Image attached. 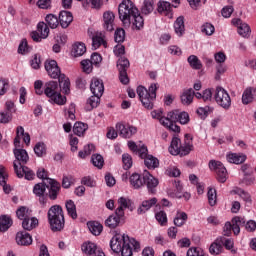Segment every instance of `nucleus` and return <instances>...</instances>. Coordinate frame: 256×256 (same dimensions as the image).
<instances>
[{
  "instance_id": "nucleus-45",
  "label": "nucleus",
  "mask_w": 256,
  "mask_h": 256,
  "mask_svg": "<svg viewBox=\"0 0 256 256\" xmlns=\"http://www.w3.org/2000/svg\"><path fill=\"white\" fill-rule=\"evenodd\" d=\"M34 153L37 157H45L47 155V146L43 142H38L34 146Z\"/></svg>"
},
{
  "instance_id": "nucleus-12",
  "label": "nucleus",
  "mask_w": 256,
  "mask_h": 256,
  "mask_svg": "<svg viewBox=\"0 0 256 256\" xmlns=\"http://www.w3.org/2000/svg\"><path fill=\"white\" fill-rule=\"evenodd\" d=\"M44 67L51 79H59L61 77V68H59V65L57 64V61L55 60H46Z\"/></svg>"
},
{
  "instance_id": "nucleus-34",
  "label": "nucleus",
  "mask_w": 256,
  "mask_h": 256,
  "mask_svg": "<svg viewBox=\"0 0 256 256\" xmlns=\"http://www.w3.org/2000/svg\"><path fill=\"white\" fill-rule=\"evenodd\" d=\"M195 97V91L193 88H189L183 92L181 95V101L183 105H191L193 103V98Z\"/></svg>"
},
{
  "instance_id": "nucleus-35",
  "label": "nucleus",
  "mask_w": 256,
  "mask_h": 256,
  "mask_svg": "<svg viewBox=\"0 0 256 256\" xmlns=\"http://www.w3.org/2000/svg\"><path fill=\"white\" fill-rule=\"evenodd\" d=\"M157 11L163 15H173L171 14V3L167 1H159L157 4Z\"/></svg>"
},
{
  "instance_id": "nucleus-58",
  "label": "nucleus",
  "mask_w": 256,
  "mask_h": 256,
  "mask_svg": "<svg viewBox=\"0 0 256 256\" xmlns=\"http://www.w3.org/2000/svg\"><path fill=\"white\" fill-rule=\"evenodd\" d=\"M123 168L128 171L131 167H133V158L129 154L122 155Z\"/></svg>"
},
{
  "instance_id": "nucleus-46",
  "label": "nucleus",
  "mask_w": 256,
  "mask_h": 256,
  "mask_svg": "<svg viewBox=\"0 0 256 256\" xmlns=\"http://www.w3.org/2000/svg\"><path fill=\"white\" fill-rule=\"evenodd\" d=\"M187 61L192 69L199 70L203 68V64L201 63V60H199V58L195 55H190Z\"/></svg>"
},
{
  "instance_id": "nucleus-61",
  "label": "nucleus",
  "mask_w": 256,
  "mask_h": 256,
  "mask_svg": "<svg viewBox=\"0 0 256 256\" xmlns=\"http://www.w3.org/2000/svg\"><path fill=\"white\" fill-rule=\"evenodd\" d=\"M155 217L160 225H167V213H165V211H160L156 213Z\"/></svg>"
},
{
  "instance_id": "nucleus-18",
  "label": "nucleus",
  "mask_w": 256,
  "mask_h": 256,
  "mask_svg": "<svg viewBox=\"0 0 256 256\" xmlns=\"http://www.w3.org/2000/svg\"><path fill=\"white\" fill-rule=\"evenodd\" d=\"M59 23L62 27V29H67L73 23V14L69 11H61L59 14Z\"/></svg>"
},
{
  "instance_id": "nucleus-60",
  "label": "nucleus",
  "mask_w": 256,
  "mask_h": 256,
  "mask_svg": "<svg viewBox=\"0 0 256 256\" xmlns=\"http://www.w3.org/2000/svg\"><path fill=\"white\" fill-rule=\"evenodd\" d=\"M30 66L32 69H41V56L34 54L32 60H30Z\"/></svg>"
},
{
  "instance_id": "nucleus-42",
  "label": "nucleus",
  "mask_w": 256,
  "mask_h": 256,
  "mask_svg": "<svg viewBox=\"0 0 256 256\" xmlns=\"http://www.w3.org/2000/svg\"><path fill=\"white\" fill-rule=\"evenodd\" d=\"M66 211L72 219H77V206L73 200H68L65 204Z\"/></svg>"
},
{
  "instance_id": "nucleus-17",
  "label": "nucleus",
  "mask_w": 256,
  "mask_h": 256,
  "mask_svg": "<svg viewBox=\"0 0 256 256\" xmlns=\"http://www.w3.org/2000/svg\"><path fill=\"white\" fill-rule=\"evenodd\" d=\"M16 243L22 247H28V245L33 243V238L31 237V234L21 231L16 234Z\"/></svg>"
},
{
  "instance_id": "nucleus-51",
  "label": "nucleus",
  "mask_w": 256,
  "mask_h": 256,
  "mask_svg": "<svg viewBox=\"0 0 256 256\" xmlns=\"http://www.w3.org/2000/svg\"><path fill=\"white\" fill-rule=\"evenodd\" d=\"M100 101H101V96L93 94V96H91L87 101L89 105L87 110L92 111V109H95V107H98Z\"/></svg>"
},
{
  "instance_id": "nucleus-25",
  "label": "nucleus",
  "mask_w": 256,
  "mask_h": 256,
  "mask_svg": "<svg viewBox=\"0 0 256 256\" xmlns=\"http://www.w3.org/2000/svg\"><path fill=\"white\" fill-rule=\"evenodd\" d=\"M103 19L104 29H106V31H113V25L115 23V14L111 11L104 12Z\"/></svg>"
},
{
  "instance_id": "nucleus-37",
  "label": "nucleus",
  "mask_w": 256,
  "mask_h": 256,
  "mask_svg": "<svg viewBox=\"0 0 256 256\" xmlns=\"http://www.w3.org/2000/svg\"><path fill=\"white\" fill-rule=\"evenodd\" d=\"M11 225H13V220L11 217L7 215L0 216V231L2 233H5V231L11 227Z\"/></svg>"
},
{
  "instance_id": "nucleus-9",
  "label": "nucleus",
  "mask_w": 256,
  "mask_h": 256,
  "mask_svg": "<svg viewBox=\"0 0 256 256\" xmlns=\"http://www.w3.org/2000/svg\"><path fill=\"white\" fill-rule=\"evenodd\" d=\"M208 165L209 169L211 171H215L217 174V180L219 183H225V181H227V168H225L221 161L210 160Z\"/></svg>"
},
{
  "instance_id": "nucleus-54",
  "label": "nucleus",
  "mask_w": 256,
  "mask_h": 256,
  "mask_svg": "<svg viewBox=\"0 0 256 256\" xmlns=\"http://www.w3.org/2000/svg\"><path fill=\"white\" fill-rule=\"evenodd\" d=\"M209 251L211 255H219V253L223 251V246L221 242L218 241V238L210 245Z\"/></svg>"
},
{
  "instance_id": "nucleus-40",
  "label": "nucleus",
  "mask_w": 256,
  "mask_h": 256,
  "mask_svg": "<svg viewBox=\"0 0 256 256\" xmlns=\"http://www.w3.org/2000/svg\"><path fill=\"white\" fill-rule=\"evenodd\" d=\"M88 229L92 235L98 236L103 232V225L99 222H88Z\"/></svg>"
},
{
  "instance_id": "nucleus-1",
  "label": "nucleus",
  "mask_w": 256,
  "mask_h": 256,
  "mask_svg": "<svg viewBox=\"0 0 256 256\" xmlns=\"http://www.w3.org/2000/svg\"><path fill=\"white\" fill-rule=\"evenodd\" d=\"M118 15L124 27H135L136 31H141L145 25V19L139 13V9L131 0H123L118 6Z\"/></svg>"
},
{
  "instance_id": "nucleus-63",
  "label": "nucleus",
  "mask_w": 256,
  "mask_h": 256,
  "mask_svg": "<svg viewBox=\"0 0 256 256\" xmlns=\"http://www.w3.org/2000/svg\"><path fill=\"white\" fill-rule=\"evenodd\" d=\"M13 119L11 112L3 111L0 112V123L7 124Z\"/></svg>"
},
{
  "instance_id": "nucleus-21",
  "label": "nucleus",
  "mask_w": 256,
  "mask_h": 256,
  "mask_svg": "<svg viewBox=\"0 0 256 256\" xmlns=\"http://www.w3.org/2000/svg\"><path fill=\"white\" fill-rule=\"evenodd\" d=\"M90 91L93 95H99L103 97V93L105 91V87L103 86V81L93 78L90 84Z\"/></svg>"
},
{
  "instance_id": "nucleus-32",
  "label": "nucleus",
  "mask_w": 256,
  "mask_h": 256,
  "mask_svg": "<svg viewBox=\"0 0 256 256\" xmlns=\"http://www.w3.org/2000/svg\"><path fill=\"white\" fill-rule=\"evenodd\" d=\"M153 205H157V198H151L150 200H144L141 206L138 208V215H143V213H147Z\"/></svg>"
},
{
  "instance_id": "nucleus-24",
  "label": "nucleus",
  "mask_w": 256,
  "mask_h": 256,
  "mask_svg": "<svg viewBox=\"0 0 256 256\" xmlns=\"http://www.w3.org/2000/svg\"><path fill=\"white\" fill-rule=\"evenodd\" d=\"M228 163H234L235 165H241L247 161V155L243 153H230L226 156Z\"/></svg>"
},
{
  "instance_id": "nucleus-50",
  "label": "nucleus",
  "mask_w": 256,
  "mask_h": 256,
  "mask_svg": "<svg viewBox=\"0 0 256 256\" xmlns=\"http://www.w3.org/2000/svg\"><path fill=\"white\" fill-rule=\"evenodd\" d=\"M91 162L94 167H97L98 169H103V165H105V160L101 154L92 155Z\"/></svg>"
},
{
  "instance_id": "nucleus-55",
  "label": "nucleus",
  "mask_w": 256,
  "mask_h": 256,
  "mask_svg": "<svg viewBox=\"0 0 256 256\" xmlns=\"http://www.w3.org/2000/svg\"><path fill=\"white\" fill-rule=\"evenodd\" d=\"M18 53L20 55H27V53H31V47L27 43V39H22L18 46Z\"/></svg>"
},
{
  "instance_id": "nucleus-57",
  "label": "nucleus",
  "mask_w": 256,
  "mask_h": 256,
  "mask_svg": "<svg viewBox=\"0 0 256 256\" xmlns=\"http://www.w3.org/2000/svg\"><path fill=\"white\" fill-rule=\"evenodd\" d=\"M208 203L211 207H215L217 205V190L210 188L208 189Z\"/></svg>"
},
{
  "instance_id": "nucleus-36",
  "label": "nucleus",
  "mask_w": 256,
  "mask_h": 256,
  "mask_svg": "<svg viewBox=\"0 0 256 256\" xmlns=\"http://www.w3.org/2000/svg\"><path fill=\"white\" fill-rule=\"evenodd\" d=\"M141 11L143 15H151L155 11V1L144 0Z\"/></svg>"
},
{
  "instance_id": "nucleus-14",
  "label": "nucleus",
  "mask_w": 256,
  "mask_h": 256,
  "mask_svg": "<svg viewBox=\"0 0 256 256\" xmlns=\"http://www.w3.org/2000/svg\"><path fill=\"white\" fill-rule=\"evenodd\" d=\"M47 183L46 189H48V197L51 201H56L61 191V184L53 179H47Z\"/></svg>"
},
{
  "instance_id": "nucleus-56",
  "label": "nucleus",
  "mask_w": 256,
  "mask_h": 256,
  "mask_svg": "<svg viewBox=\"0 0 256 256\" xmlns=\"http://www.w3.org/2000/svg\"><path fill=\"white\" fill-rule=\"evenodd\" d=\"M45 191H47V185H45V183L35 184L33 188V193L34 195H36V197H41L45 195Z\"/></svg>"
},
{
  "instance_id": "nucleus-59",
  "label": "nucleus",
  "mask_w": 256,
  "mask_h": 256,
  "mask_svg": "<svg viewBox=\"0 0 256 256\" xmlns=\"http://www.w3.org/2000/svg\"><path fill=\"white\" fill-rule=\"evenodd\" d=\"M114 40L116 43H123L125 41V30L123 28H117L114 33Z\"/></svg>"
},
{
  "instance_id": "nucleus-52",
  "label": "nucleus",
  "mask_w": 256,
  "mask_h": 256,
  "mask_svg": "<svg viewBox=\"0 0 256 256\" xmlns=\"http://www.w3.org/2000/svg\"><path fill=\"white\" fill-rule=\"evenodd\" d=\"M218 242L227 249L228 251H231L233 249L235 242L232 238H225L224 236L218 237Z\"/></svg>"
},
{
  "instance_id": "nucleus-26",
  "label": "nucleus",
  "mask_w": 256,
  "mask_h": 256,
  "mask_svg": "<svg viewBox=\"0 0 256 256\" xmlns=\"http://www.w3.org/2000/svg\"><path fill=\"white\" fill-rule=\"evenodd\" d=\"M254 96H256V88H253V87L246 88L242 94L243 105H249V103H253Z\"/></svg>"
},
{
  "instance_id": "nucleus-48",
  "label": "nucleus",
  "mask_w": 256,
  "mask_h": 256,
  "mask_svg": "<svg viewBox=\"0 0 256 256\" xmlns=\"http://www.w3.org/2000/svg\"><path fill=\"white\" fill-rule=\"evenodd\" d=\"M45 21L51 29H57V27H59V18L53 14H48Z\"/></svg>"
},
{
  "instance_id": "nucleus-29",
  "label": "nucleus",
  "mask_w": 256,
  "mask_h": 256,
  "mask_svg": "<svg viewBox=\"0 0 256 256\" xmlns=\"http://www.w3.org/2000/svg\"><path fill=\"white\" fill-rule=\"evenodd\" d=\"M129 181L133 189H141V187L145 185V180L138 173H133L130 176Z\"/></svg>"
},
{
  "instance_id": "nucleus-44",
  "label": "nucleus",
  "mask_w": 256,
  "mask_h": 256,
  "mask_svg": "<svg viewBox=\"0 0 256 256\" xmlns=\"http://www.w3.org/2000/svg\"><path fill=\"white\" fill-rule=\"evenodd\" d=\"M26 133L27 132H25V128H23V126H18L16 128V137L14 138V146L16 149L21 147V137H24Z\"/></svg>"
},
{
  "instance_id": "nucleus-62",
  "label": "nucleus",
  "mask_w": 256,
  "mask_h": 256,
  "mask_svg": "<svg viewBox=\"0 0 256 256\" xmlns=\"http://www.w3.org/2000/svg\"><path fill=\"white\" fill-rule=\"evenodd\" d=\"M82 69L84 73H91L93 71V64L91 60H82L81 61Z\"/></svg>"
},
{
  "instance_id": "nucleus-30",
  "label": "nucleus",
  "mask_w": 256,
  "mask_h": 256,
  "mask_svg": "<svg viewBox=\"0 0 256 256\" xmlns=\"http://www.w3.org/2000/svg\"><path fill=\"white\" fill-rule=\"evenodd\" d=\"M100 45L107 47V41H105V34L101 32L96 33V35L92 37V49H99Z\"/></svg>"
},
{
  "instance_id": "nucleus-2",
  "label": "nucleus",
  "mask_w": 256,
  "mask_h": 256,
  "mask_svg": "<svg viewBox=\"0 0 256 256\" xmlns=\"http://www.w3.org/2000/svg\"><path fill=\"white\" fill-rule=\"evenodd\" d=\"M110 249L114 253H121L122 256H133V249L139 251L141 244L135 238H130L126 234H116L110 240Z\"/></svg>"
},
{
  "instance_id": "nucleus-22",
  "label": "nucleus",
  "mask_w": 256,
  "mask_h": 256,
  "mask_svg": "<svg viewBox=\"0 0 256 256\" xmlns=\"http://www.w3.org/2000/svg\"><path fill=\"white\" fill-rule=\"evenodd\" d=\"M58 81V87L60 89V92L62 91V93H64L65 95H69V93H71V81L69 80V78H67L65 74H61L60 77H58Z\"/></svg>"
},
{
  "instance_id": "nucleus-38",
  "label": "nucleus",
  "mask_w": 256,
  "mask_h": 256,
  "mask_svg": "<svg viewBox=\"0 0 256 256\" xmlns=\"http://www.w3.org/2000/svg\"><path fill=\"white\" fill-rule=\"evenodd\" d=\"M89 129V126L83 122H76L73 127V133L78 137H83L85 131Z\"/></svg>"
},
{
  "instance_id": "nucleus-5",
  "label": "nucleus",
  "mask_w": 256,
  "mask_h": 256,
  "mask_svg": "<svg viewBox=\"0 0 256 256\" xmlns=\"http://www.w3.org/2000/svg\"><path fill=\"white\" fill-rule=\"evenodd\" d=\"M44 94L57 105H65L67 103V97L61 95V88H59L57 81L46 82L44 85Z\"/></svg>"
},
{
  "instance_id": "nucleus-20",
  "label": "nucleus",
  "mask_w": 256,
  "mask_h": 256,
  "mask_svg": "<svg viewBox=\"0 0 256 256\" xmlns=\"http://www.w3.org/2000/svg\"><path fill=\"white\" fill-rule=\"evenodd\" d=\"M185 144L183 146H180V150H179V154L180 157H185V155H189V153H191V151H193V143L191 141H193V136H191V134H186L185 135Z\"/></svg>"
},
{
  "instance_id": "nucleus-33",
  "label": "nucleus",
  "mask_w": 256,
  "mask_h": 256,
  "mask_svg": "<svg viewBox=\"0 0 256 256\" xmlns=\"http://www.w3.org/2000/svg\"><path fill=\"white\" fill-rule=\"evenodd\" d=\"M87 53V47L83 42H77L72 46V55L75 57H82Z\"/></svg>"
},
{
  "instance_id": "nucleus-13",
  "label": "nucleus",
  "mask_w": 256,
  "mask_h": 256,
  "mask_svg": "<svg viewBox=\"0 0 256 256\" xmlns=\"http://www.w3.org/2000/svg\"><path fill=\"white\" fill-rule=\"evenodd\" d=\"M81 249L86 256H105V253L93 242H84Z\"/></svg>"
},
{
  "instance_id": "nucleus-16",
  "label": "nucleus",
  "mask_w": 256,
  "mask_h": 256,
  "mask_svg": "<svg viewBox=\"0 0 256 256\" xmlns=\"http://www.w3.org/2000/svg\"><path fill=\"white\" fill-rule=\"evenodd\" d=\"M170 118L172 121L179 122L181 125H187L189 123V113L187 112H180L179 110L171 111Z\"/></svg>"
},
{
  "instance_id": "nucleus-4",
  "label": "nucleus",
  "mask_w": 256,
  "mask_h": 256,
  "mask_svg": "<svg viewBox=\"0 0 256 256\" xmlns=\"http://www.w3.org/2000/svg\"><path fill=\"white\" fill-rule=\"evenodd\" d=\"M136 92L143 107L153 109V102L157 99V84H151L148 90L143 86H138Z\"/></svg>"
},
{
  "instance_id": "nucleus-27",
  "label": "nucleus",
  "mask_w": 256,
  "mask_h": 256,
  "mask_svg": "<svg viewBox=\"0 0 256 256\" xmlns=\"http://www.w3.org/2000/svg\"><path fill=\"white\" fill-rule=\"evenodd\" d=\"M231 223L234 235H239L241 233V227H245L246 220L241 216H236L232 218Z\"/></svg>"
},
{
  "instance_id": "nucleus-8",
  "label": "nucleus",
  "mask_w": 256,
  "mask_h": 256,
  "mask_svg": "<svg viewBox=\"0 0 256 256\" xmlns=\"http://www.w3.org/2000/svg\"><path fill=\"white\" fill-rule=\"evenodd\" d=\"M129 59L125 56L120 57L117 61V69L119 71V80L122 85H127L129 83V76H127V69L130 67Z\"/></svg>"
},
{
  "instance_id": "nucleus-7",
  "label": "nucleus",
  "mask_w": 256,
  "mask_h": 256,
  "mask_svg": "<svg viewBox=\"0 0 256 256\" xmlns=\"http://www.w3.org/2000/svg\"><path fill=\"white\" fill-rule=\"evenodd\" d=\"M14 155L16 158V161H14V171L17 175V177H19V179L23 178V174L21 173V171H19L20 167H24L27 163V161H29V154H27V150L25 149H14Z\"/></svg>"
},
{
  "instance_id": "nucleus-41",
  "label": "nucleus",
  "mask_w": 256,
  "mask_h": 256,
  "mask_svg": "<svg viewBox=\"0 0 256 256\" xmlns=\"http://www.w3.org/2000/svg\"><path fill=\"white\" fill-rule=\"evenodd\" d=\"M144 164L148 169H157L159 167V159L153 155H148L144 158Z\"/></svg>"
},
{
  "instance_id": "nucleus-28",
  "label": "nucleus",
  "mask_w": 256,
  "mask_h": 256,
  "mask_svg": "<svg viewBox=\"0 0 256 256\" xmlns=\"http://www.w3.org/2000/svg\"><path fill=\"white\" fill-rule=\"evenodd\" d=\"M174 30L178 37H183L185 34V17L179 16L174 22Z\"/></svg>"
},
{
  "instance_id": "nucleus-47",
  "label": "nucleus",
  "mask_w": 256,
  "mask_h": 256,
  "mask_svg": "<svg viewBox=\"0 0 256 256\" xmlns=\"http://www.w3.org/2000/svg\"><path fill=\"white\" fill-rule=\"evenodd\" d=\"M20 173L27 179V181H33L35 179V172L27 166H21L18 168Z\"/></svg>"
},
{
  "instance_id": "nucleus-49",
  "label": "nucleus",
  "mask_w": 256,
  "mask_h": 256,
  "mask_svg": "<svg viewBox=\"0 0 256 256\" xmlns=\"http://www.w3.org/2000/svg\"><path fill=\"white\" fill-rule=\"evenodd\" d=\"M16 215L18 219L25 221V219H29V217H31V211L27 207L22 206L16 211Z\"/></svg>"
},
{
  "instance_id": "nucleus-53",
  "label": "nucleus",
  "mask_w": 256,
  "mask_h": 256,
  "mask_svg": "<svg viewBox=\"0 0 256 256\" xmlns=\"http://www.w3.org/2000/svg\"><path fill=\"white\" fill-rule=\"evenodd\" d=\"M37 31L40 33L42 39H47L49 37V26L44 22H39L37 25Z\"/></svg>"
},
{
  "instance_id": "nucleus-15",
  "label": "nucleus",
  "mask_w": 256,
  "mask_h": 256,
  "mask_svg": "<svg viewBox=\"0 0 256 256\" xmlns=\"http://www.w3.org/2000/svg\"><path fill=\"white\" fill-rule=\"evenodd\" d=\"M116 129L124 139H130V137H133V135L137 133V128L135 126L124 125L121 123L116 124Z\"/></svg>"
},
{
  "instance_id": "nucleus-6",
  "label": "nucleus",
  "mask_w": 256,
  "mask_h": 256,
  "mask_svg": "<svg viewBox=\"0 0 256 256\" xmlns=\"http://www.w3.org/2000/svg\"><path fill=\"white\" fill-rule=\"evenodd\" d=\"M214 99L217 105L222 107V109H225L226 111L231 109V96L225 88L217 86L214 92Z\"/></svg>"
},
{
  "instance_id": "nucleus-39",
  "label": "nucleus",
  "mask_w": 256,
  "mask_h": 256,
  "mask_svg": "<svg viewBox=\"0 0 256 256\" xmlns=\"http://www.w3.org/2000/svg\"><path fill=\"white\" fill-rule=\"evenodd\" d=\"M180 148H181V139L177 137L172 138V141L169 147V153L171 155H179Z\"/></svg>"
},
{
  "instance_id": "nucleus-31",
  "label": "nucleus",
  "mask_w": 256,
  "mask_h": 256,
  "mask_svg": "<svg viewBox=\"0 0 256 256\" xmlns=\"http://www.w3.org/2000/svg\"><path fill=\"white\" fill-rule=\"evenodd\" d=\"M39 225V220L35 217H29V218H25L22 221V227L23 229H25V231H33V229H35V227H37Z\"/></svg>"
},
{
  "instance_id": "nucleus-43",
  "label": "nucleus",
  "mask_w": 256,
  "mask_h": 256,
  "mask_svg": "<svg viewBox=\"0 0 256 256\" xmlns=\"http://www.w3.org/2000/svg\"><path fill=\"white\" fill-rule=\"evenodd\" d=\"M187 219V213L177 212L173 222L176 227H183V225L187 222Z\"/></svg>"
},
{
  "instance_id": "nucleus-19",
  "label": "nucleus",
  "mask_w": 256,
  "mask_h": 256,
  "mask_svg": "<svg viewBox=\"0 0 256 256\" xmlns=\"http://www.w3.org/2000/svg\"><path fill=\"white\" fill-rule=\"evenodd\" d=\"M232 23L238 27V33L241 35V37H249V33H251L249 24L243 23V21L239 18L233 19Z\"/></svg>"
},
{
  "instance_id": "nucleus-11",
  "label": "nucleus",
  "mask_w": 256,
  "mask_h": 256,
  "mask_svg": "<svg viewBox=\"0 0 256 256\" xmlns=\"http://www.w3.org/2000/svg\"><path fill=\"white\" fill-rule=\"evenodd\" d=\"M143 179L144 185H146L148 193H150V195H155L157 193V186L159 185V180L147 171H145Z\"/></svg>"
},
{
  "instance_id": "nucleus-23",
  "label": "nucleus",
  "mask_w": 256,
  "mask_h": 256,
  "mask_svg": "<svg viewBox=\"0 0 256 256\" xmlns=\"http://www.w3.org/2000/svg\"><path fill=\"white\" fill-rule=\"evenodd\" d=\"M9 174L3 165H0V185L3 187L4 193H11V186L7 185Z\"/></svg>"
},
{
  "instance_id": "nucleus-64",
  "label": "nucleus",
  "mask_w": 256,
  "mask_h": 256,
  "mask_svg": "<svg viewBox=\"0 0 256 256\" xmlns=\"http://www.w3.org/2000/svg\"><path fill=\"white\" fill-rule=\"evenodd\" d=\"M202 33H205V35H213L215 33V26L211 23L204 24L202 26Z\"/></svg>"
},
{
  "instance_id": "nucleus-10",
  "label": "nucleus",
  "mask_w": 256,
  "mask_h": 256,
  "mask_svg": "<svg viewBox=\"0 0 256 256\" xmlns=\"http://www.w3.org/2000/svg\"><path fill=\"white\" fill-rule=\"evenodd\" d=\"M125 217V210H122L121 208H117L115 210V213L110 215L105 220L106 227H109V229H117L119 227V224L121 223V219Z\"/></svg>"
},
{
  "instance_id": "nucleus-3",
  "label": "nucleus",
  "mask_w": 256,
  "mask_h": 256,
  "mask_svg": "<svg viewBox=\"0 0 256 256\" xmlns=\"http://www.w3.org/2000/svg\"><path fill=\"white\" fill-rule=\"evenodd\" d=\"M47 217L51 231L54 233L63 231L65 228V214L63 213V207H61V205L56 204L51 206L48 210Z\"/></svg>"
}]
</instances>
